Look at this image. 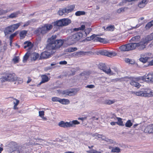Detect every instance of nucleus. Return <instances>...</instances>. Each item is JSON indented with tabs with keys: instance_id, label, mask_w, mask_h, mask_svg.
Segmentation results:
<instances>
[{
	"instance_id": "nucleus-1",
	"label": "nucleus",
	"mask_w": 153,
	"mask_h": 153,
	"mask_svg": "<svg viewBox=\"0 0 153 153\" xmlns=\"http://www.w3.org/2000/svg\"><path fill=\"white\" fill-rule=\"evenodd\" d=\"M56 35H53L49 38L48 42V43L46 46L47 50L43 52L41 54V58L43 59L49 58L55 52L57 49L60 48L63 44V41L61 39L56 40Z\"/></svg>"
},
{
	"instance_id": "nucleus-2",
	"label": "nucleus",
	"mask_w": 153,
	"mask_h": 153,
	"mask_svg": "<svg viewBox=\"0 0 153 153\" xmlns=\"http://www.w3.org/2000/svg\"><path fill=\"white\" fill-rule=\"evenodd\" d=\"M153 40V33L142 39L139 43H136L137 48L139 50H142L150 41Z\"/></svg>"
},
{
	"instance_id": "nucleus-3",
	"label": "nucleus",
	"mask_w": 153,
	"mask_h": 153,
	"mask_svg": "<svg viewBox=\"0 0 153 153\" xmlns=\"http://www.w3.org/2000/svg\"><path fill=\"white\" fill-rule=\"evenodd\" d=\"M4 74V76H2L0 78L1 83L6 81L14 82L16 81L18 79V77L14 73H5Z\"/></svg>"
},
{
	"instance_id": "nucleus-4",
	"label": "nucleus",
	"mask_w": 153,
	"mask_h": 153,
	"mask_svg": "<svg viewBox=\"0 0 153 153\" xmlns=\"http://www.w3.org/2000/svg\"><path fill=\"white\" fill-rule=\"evenodd\" d=\"M83 37L82 33L77 32L69 36L68 38V44L69 45L74 44L82 40Z\"/></svg>"
},
{
	"instance_id": "nucleus-5",
	"label": "nucleus",
	"mask_w": 153,
	"mask_h": 153,
	"mask_svg": "<svg viewBox=\"0 0 153 153\" xmlns=\"http://www.w3.org/2000/svg\"><path fill=\"white\" fill-rule=\"evenodd\" d=\"M133 94L139 96L151 97L153 96V91L150 89L145 88L142 89L138 91H134Z\"/></svg>"
},
{
	"instance_id": "nucleus-6",
	"label": "nucleus",
	"mask_w": 153,
	"mask_h": 153,
	"mask_svg": "<svg viewBox=\"0 0 153 153\" xmlns=\"http://www.w3.org/2000/svg\"><path fill=\"white\" fill-rule=\"evenodd\" d=\"M53 25L51 24H46L41 27H39L34 31V33L39 35L40 34H45L51 30L53 28Z\"/></svg>"
},
{
	"instance_id": "nucleus-7",
	"label": "nucleus",
	"mask_w": 153,
	"mask_h": 153,
	"mask_svg": "<svg viewBox=\"0 0 153 153\" xmlns=\"http://www.w3.org/2000/svg\"><path fill=\"white\" fill-rule=\"evenodd\" d=\"M122 80L128 82L130 81V84L132 86L139 88H140L141 85L139 83L137 82L141 80L140 77H132L126 76L122 78Z\"/></svg>"
},
{
	"instance_id": "nucleus-8",
	"label": "nucleus",
	"mask_w": 153,
	"mask_h": 153,
	"mask_svg": "<svg viewBox=\"0 0 153 153\" xmlns=\"http://www.w3.org/2000/svg\"><path fill=\"white\" fill-rule=\"evenodd\" d=\"M80 124L79 122L76 120H73L68 122H65L62 121L59 122L58 123V125L61 127L66 128L73 127H75V125H78Z\"/></svg>"
},
{
	"instance_id": "nucleus-9",
	"label": "nucleus",
	"mask_w": 153,
	"mask_h": 153,
	"mask_svg": "<svg viewBox=\"0 0 153 153\" xmlns=\"http://www.w3.org/2000/svg\"><path fill=\"white\" fill-rule=\"evenodd\" d=\"M75 8V5H72L68 6L66 7L60 9L58 13L60 16H62L64 14L67 15L69 13L72 12Z\"/></svg>"
},
{
	"instance_id": "nucleus-10",
	"label": "nucleus",
	"mask_w": 153,
	"mask_h": 153,
	"mask_svg": "<svg viewBox=\"0 0 153 153\" xmlns=\"http://www.w3.org/2000/svg\"><path fill=\"white\" fill-rule=\"evenodd\" d=\"M20 23L13 24L6 27L4 30L5 35H7L13 32L14 30L17 29L20 25Z\"/></svg>"
},
{
	"instance_id": "nucleus-11",
	"label": "nucleus",
	"mask_w": 153,
	"mask_h": 153,
	"mask_svg": "<svg viewBox=\"0 0 153 153\" xmlns=\"http://www.w3.org/2000/svg\"><path fill=\"white\" fill-rule=\"evenodd\" d=\"M71 22V20L64 18L59 20L56 21L54 22V26L62 27L67 26Z\"/></svg>"
},
{
	"instance_id": "nucleus-12",
	"label": "nucleus",
	"mask_w": 153,
	"mask_h": 153,
	"mask_svg": "<svg viewBox=\"0 0 153 153\" xmlns=\"http://www.w3.org/2000/svg\"><path fill=\"white\" fill-rule=\"evenodd\" d=\"M98 55H101L112 57L117 55V53L115 52H109L106 50L100 51L98 52Z\"/></svg>"
},
{
	"instance_id": "nucleus-13",
	"label": "nucleus",
	"mask_w": 153,
	"mask_h": 153,
	"mask_svg": "<svg viewBox=\"0 0 153 153\" xmlns=\"http://www.w3.org/2000/svg\"><path fill=\"white\" fill-rule=\"evenodd\" d=\"M99 68L101 70L107 74H109L111 73V70L110 67H107L105 64L102 63H100L98 65Z\"/></svg>"
},
{
	"instance_id": "nucleus-14",
	"label": "nucleus",
	"mask_w": 153,
	"mask_h": 153,
	"mask_svg": "<svg viewBox=\"0 0 153 153\" xmlns=\"http://www.w3.org/2000/svg\"><path fill=\"white\" fill-rule=\"evenodd\" d=\"M141 79L146 82H153V73H149L146 76L145 75L140 77Z\"/></svg>"
},
{
	"instance_id": "nucleus-15",
	"label": "nucleus",
	"mask_w": 153,
	"mask_h": 153,
	"mask_svg": "<svg viewBox=\"0 0 153 153\" xmlns=\"http://www.w3.org/2000/svg\"><path fill=\"white\" fill-rule=\"evenodd\" d=\"M10 150L12 152L15 151L18 147V144L14 141L11 142L9 144Z\"/></svg>"
},
{
	"instance_id": "nucleus-16",
	"label": "nucleus",
	"mask_w": 153,
	"mask_h": 153,
	"mask_svg": "<svg viewBox=\"0 0 153 153\" xmlns=\"http://www.w3.org/2000/svg\"><path fill=\"white\" fill-rule=\"evenodd\" d=\"M62 94L63 95L71 96L75 94V91L73 89H72L71 90H66L63 91L62 92Z\"/></svg>"
},
{
	"instance_id": "nucleus-17",
	"label": "nucleus",
	"mask_w": 153,
	"mask_h": 153,
	"mask_svg": "<svg viewBox=\"0 0 153 153\" xmlns=\"http://www.w3.org/2000/svg\"><path fill=\"white\" fill-rule=\"evenodd\" d=\"M90 53L89 51L84 52L82 51H79L75 52L73 53V56L75 57H79L81 56L85 55Z\"/></svg>"
},
{
	"instance_id": "nucleus-18",
	"label": "nucleus",
	"mask_w": 153,
	"mask_h": 153,
	"mask_svg": "<svg viewBox=\"0 0 153 153\" xmlns=\"http://www.w3.org/2000/svg\"><path fill=\"white\" fill-rule=\"evenodd\" d=\"M144 132L149 134L153 133V124H151L147 126L145 128Z\"/></svg>"
},
{
	"instance_id": "nucleus-19",
	"label": "nucleus",
	"mask_w": 153,
	"mask_h": 153,
	"mask_svg": "<svg viewBox=\"0 0 153 153\" xmlns=\"http://www.w3.org/2000/svg\"><path fill=\"white\" fill-rule=\"evenodd\" d=\"M136 43H130L127 44L128 51L132 50L137 48Z\"/></svg>"
},
{
	"instance_id": "nucleus-20",
	"label": "nucleus",
	"mask_w": 153,
	"mask_h": 153,
	"mask_svg": "<svg viewBox=\"0 0 153 153\" xmlns=\"http://www.w3.org/2000/svg\"><path fill=\"white\" fill-rule=\"evenodd\" d=\"M148 1V0H142L139 3L138 6L140 8H143L145 6Z\"/></svg>"
},
{
	"instance_id": "nucleus-21",
	"label": "nucleus",
	"mask_w": 153,
	"mask_h": 153,
	"mask_svg": "<svg viewBox=\"0 0 153 153\" xmlns=\"http://www.w3.org/2000/svg\"><path fill=\"white\" fill-rule=\"evenodd\" d=\"M27 33V30H23L21 31L19 33L20 39H23L25 38Z\"/></svg>"
},
{
	"instance_id": "nucleus-22",
	"label": "nucleus",
	"mask_w": 153,
	"mask_h": 153,
	"mask_svg": "<svg viewBox=\"0 0 153 153\" xmlns=\"http://www.w3.org/2000/svg\"><path fill=\"white\" fill-rule=\"evenodd\" d=\"M116 101L115 100H106L103 102V104L105 105H110L114 104Z\"/></svg>"
},
{
	"instance_id": "nucleus-23",
	"label": "nucleus",
	"mask_w": 153,
	"mask_h": 153,
	"mask_svg": "<svg viewBox=\"0 0 153 153\" xmlns=\"http://www.w3.org/2000/svg\"><path fill=\"white\" fill-rule=\"evenodd\" d=\"M42 81L40 83V84L45 83L49 80L48 77L45 75H43L42 76Z\"/></svg>"
},
{
	"instance_id": "nucleus-24",
	"label": "nucleus",
	"mask_w": 153,
	"mask_h": 153,
	"mask_svg": "<svg viewBox=\"0 0 153 153\" xmlns=\"http://www.w3.org/2000/svg\"><path fill=\"white\" fill-rule=\"evenodd\" d=\"M119 49L121 51H128L127 44L121 45L119 47Z\"/></svg>"
},
{
	"instance_id": "nucleus-25",
	"label": "nucleus",
	"mask_w": 153,
	"mask_h": 153,
	"mask_svg": "<svg viewBox=\"0 0 153 153\" xmlns=\"http://www.w3.org/2000/svg\"><path fill=\"white\" fill-rule=\"evenodd\" d=\"M24 45H25L24 46V49H26L27 48L29 47H32L33 46L31 42L30 41H25L24 42Z\"/></svg>"
},
{
	"instance_id": "nucleus-26",
	"label": "nucleus",
	"mask_w": 153,
	"mask_h": 153,
	"mask_svg": "<svg viewBox=\"0 0 153 153\" xmlns=\"http://www.w3.org/2000/svg\"><path fill=\"white\" fill-rule=\"evenodd\" d=\"M18 13L17 12H14L11 13L9 15L7 16V19H12L15 18L17 17Z\"/></svg>"
},
{
	"instance_id": "nucleus-27",
	"label": "nucleus",
	"mask_w": 153,
	"mask_h": 153,
	"mask_svg": "<svg viewBox=\"0 0 153 153\" xmlns=\"http://www.w3.org/2000/svg\"><path fill=\"white\" fill-rule=\"evenodd\" d=\"M116 118L117 120V121L116 122V123L118 125L120 126H124V125L123 124V122L121 118L116 117Z\"/></svg>"
},
{
	"instance_id": "nucleus-28",
	"label": "nucleus",
	"mask_w": 153,
	"mask_h": 153,
	"mask_svg": "<svg viewBox=\"0 0 153 153\" xmlns=\"http://www.w3.org/2000/svg\"><path fill=\"white\" fill-rule=\"evenodd\" d=\"M60 103L64 105H67L69 104V100L67 99H61Z\"/></svg>"
},
{
	"instance_id": "nucleus-29",
	"label": "nucleus",
	"mask_w": 153,
	"mask_h": 153,
	"mask_svg": "<svg viewBox=\"0 0 153 153\" xmlns=\"http://www.w3.org/2000/svg\"><path fill=\"white\" fill-rule=\"evenodd\" d=\"M120 152V149L118 147H112L111 152L112 153H119Z\"/></svg>"
},
{
	"instance_id": "nucleus-30",
	"label": "nucleus",
	"mask_w": 153,
	"mask_h": 153,
	"mask_svg": "<svg viewBox=\"0 0 153 153\" xmlns=\"http://www.w3.org/2000/svg\"><path fill=\"white\" fill-rule=\"evenodd\" d=\"M115 29V27L114 25H109L106 28V30L108 31H113Z\"/></svg>"
},
{
	"instance_id": "nucleus-31",
	"label": "nucleus",
	"mask_w": 153,
	"mask_h": 153,
	"mask_svg": "<svg viewBox=\"0 0 153 153\" xmlns=\"http://www.w3.org/2000/svg\"><path fill=\"white\" fill-rule=\"evenodd\" d=\"M150 58V57H141L140 58L139 60L140 62L145 63L147 62L148 60Z\"/></svg>"
},
{
	"instance_id": "nucleus-32",
	"label": "nucleus",
	"mask_w": 153,
	"mask_h": 153,
	"mask_svg": "<svg viewBox=\"0 0 153 153\" xmlns=\"http://www.w3.org/2000/svg\"><path fill=\"white\" fill-rule=\"evenodd\" d=\"M152 26H153V20L147 24L145 26V28L146 29H149Z\"/></svg>"
},
{
	"instance_id": "nucleus-33",
	"label": "nucleus",
	"mask_w": 153,
	"mask_h": 153,
	"mask_svg": "<svg viewBox=\"0 0 153 153\" xmlns=\"http://www.w3.org/2000/svg\"><path fill=\"white\" fill-rule=\"evenodd\" d=\"M32 55V59L34 61H35L37 59L39 56V54L36 53H33Z\"/></svg>"
},
{
	"instance_id": "nucleus-34",
	"label": "nucleus",
	"mask_w": 153,
	"mask_h": 153,
	"mask_svg": "<svg viewBox=\"0 0 153 153\" xmlns=\"http://www.w3.org/2000/svg\"><path fill=\"white\" fill-rule=\"evenodd\" d=\"M29 53H28V52L27 53L23 56V62H26L29 58Z\"/></svg>"
},
{
	"instance_id": "nucleus-35",
	"label": "nucleus",
	"mask_w": 153,
	"mask_h": 153,
	"mask_svg": "<svg viewBox=\"0 0 153 153\" xmlns=\"http://www.w3.org/2000/svg\"><path fill=\"white\" fill-rule=\"evenodd\" d=\"M85 28V25H82L80 27L78 28H75L74 29V31H77L79 30H84Z\"/></svg>"
},
{
	"instance_id": "nucleus-36",
	"label": "nucleus",
	"mask_w": 153,
	"mask_h": 153,
	"mask_svg": "<svg viewBox=\"0 0 153 153\" xmlns=\"http://www.w3.org/2000/svg\"><path fill=\"white\" fill-rule=\"evenodd\" d=\"M96 38V35L95 34H93L91 36H89V37H87L85 39V40H86L87 41H90L91 40H92L95 38Z\"/></svg>"
},
{
	"instance_id": "nucleus-37",
	"label": "nucleus",
	"mask_w": 153,
	"mask_h": 153,
	"mask_svg": "<svg viewBox=\"0 0 153 153\" xmlns=\"http://www.w3.org/2000/svg\"><path fill=\"white\" fill-rule=\"evenodd\" d=\"M19 33L18 31H16L14 33L11 34L9 37V39L13 40V38Z\"/></svg>"
},
{
	"instance_id": "nucleus-38",
	"label": "nucleus",
	"mask_w": 153,
	"mask_h": 153,
	"mask_svg": "<svg viewBox=\"0 0 153 153\" xmlns=\"http://www.w3.org/2000/svg\"><path fill=\"white\" fill-rule=\"evenodd\" d=\"M95 40H96L97 41L104 43H105V39L97 37L95 38Z\"/></svg>"
},
{
	"instance_id": "nucleus-39",
	"label": "nucleus",
	"mask_w": 153,
	"mask_h": 153,
	"mask_svg": "<svg viewBox=\"0 0 153 153\" xmlns=\"http://www.w3.org/2000/svg\"><path fill=\"white\" fill-rule=\"evenodd\" d=\"M95 40H96L97 41L104 43H105V39L97 37L95 38Z\"/></svg>"
},
{
	"instance_id": "nucleus-40",
	"label": "nucleus",
	"mask_w": 153,
	"mask_h": 153,
	"mask_svg": "<svg viewBox=\"0 0 153 153\" xmlns=\"http://www.w3.org/2000/svg\"><path fill=\"white\" fill-rule=\"evenodd\" d=\"M140 38V37L139 36H136L133 37L131 39V40L133 41L137 42L138 41Z\"/></svg>"
},
{
	"instance_id": "nucleus-41",
	"label": "nucleus",
	"mask_w": 153,
	"mask_h": 153,
	"mask_svg": "<svg viewBox=\"0 0 153 153\" xmlns=\"http://www.w3.org/2000/svg\"><path fill=\"white\" fill-rule=\"evenodd\" d=\"M85 12L83 11H77L75 13V15L77 16L84 15L85 14Z\"/></svg>"
},
{
	"instance_id": "nucleus-42",
	"label": "nucleus",
	"mask_w": 153,
	"mask_h": 153,
	"mask_svg": "<svg viewBox=\"0 0 153 153\" xmlns=\"http://www.w3.org/2000/svg\"><path fill=\"white\" fill-rule=\"evenodd\" d=\"M132 123L131 122L130 120H128L125 124V126L126 127H130L132 126Z\"/></svg>"
},
{
	"instance_id": "nucleus-43",
	"label": "nucleus",
	"mask_w": 153,
	"mask_h": 153,
	"mask_svg": "<svg viewBox=\"0 0 153 153\" xmlns=\"http://www.w3.org/2000/svg\"><path fill=\"white\" fill-rule=\"evenodd\" d=\"M77 50V48L76 47H70L67 49L68 51L70 52H73Z\"/></svg>"
},
{
	"instance_id": "nucleus-44",
	"label": "nucleus",
	"mask_w": 153,
	"mask_h": 153,
	"mask_svg": "<svg viewBox=\"0 0 153 153\" xmlns=\"http://www.w3.org/2000/svg\"><path fill=\"white\" fill-rule=\"evenodd\" d=\"M19 56H15L13 59V61L15 64L18 63L19 62Z\"/></svg>"
},
{
	"instance_id": "nucleus-45",
	"label": "nucleus",
	"mask_w": 153,
	"mask_h": 153,
	"mask_svg": "<svg viewBox=\"0 0 153 153\" xmlns=\"http://www.w3.org/2000/svg\"><path fill=\"white\" fill-rule=\"evenodd\" d=\"M86 152L88 153H101L100 152L97 151V150L93 149L87 151Z\"/></svg>"
},
{
	"instance_id": "nucleus-46",
	"label": "nucleus",
	"mask_w": 153,
	"mask_h": 153,
	"mask_svg": "<svg viewBox=\"0 0 153 153\" xmlns=\"http://www.w3.org/2000/svg\"><path fill=\"white\" fill-rule=\"evenodd\" d=\"M8 10H4L2 9H1L0 10V15L5 14L8 13Z\"/></svg>"
},
{
	"instance_id": "nucleus-47",
	"label": "nucleus",
	"mask_w": 153,
	"mask_h": 153,
	"mask_svg": "<svg viewBox=\"0 0 153 153\" xmlns=\"http://www.w3.org/2000/svg\"><path fill=\"white\" fill-rule=\"evenodd\" d=\"M61 99L57 97H54L52 98V100L53 102H59L60 103Z\"/></svg>"
},
{
	"instance_id": "nucleus-48",
	"label": "nucleus",
	"mask_w": 153,
	"mask_h": 153,
	"mask_svg": "<svg viewBox=\"0 0 153 153\" xmlns=\"http://www.w3.org/2000/svg\"><path fill=\"white\" fill-rule=\"evenodd\" d=\"M92 29L91 28H88L85 30V32L86 35L87 36L91 31Z\"/></svg>"
},
{
	"instance_id": "nucleus-49",
	"label": "nucleus",
	"mask_w": 153,
	"mask_h": 153,
	"mask_svg": "<svg viewBox=\"0 0 153 153\" xmlns=\"http://www.w3.org/2000/svg\"><path fill=\"white\" fill-rule=\"evenodd\" d=\"M125 7H121L118 9L117 12L118 13H120L121 12H124L125 11Z\"/></svg>"
},
{
	"instance_id": "nucleus-50",
	"label": "nucleus",
	"mask_w": 153,
	"mask_h": 153,
	"mask_svg": "<svg viewBox=\"0 0 153 153\" xmlns=\"http://www.w3.org/2000/svg\"><path fill=\"white\" fill-rule=\"evenodd\" d=\"M13 100H15L13 102L14 105H18L19 102V100L15 98H14Z\"/></svg>"
},
{
	"instance_id": "nucleus-51",
	"label": "nucleus",
	"mask_w": 153,
	"mask_h": 153,
	"mask_svg": "<svg viewBox=\"0 0 153 153\" xmlns=\"http://www.w3.org/2000/svg\"><path fill=\"white\" fill-rule=\"evenodd\" d=\"M86 87L89 88H93L95 87V86L93 85H87Z\"/></svg>"
},
{
	"instance_id": "nucleus-52",
	"label": "nucleus",
	"mask_w": 153,
	"mask_h": 153,
	"mask_svg": "<svg viewBox=\"0 0 153 153\" xmlns=\"http://www.w3.org/2000/svg\"><path fill=\"white\" fill-rule=\"evenodd\" d=\"M44 115V112L43 111H39V115L40 117H42Z\"/></svg>"
},
{
	"instance_id": "nucleus-53",
	"label": "nucleus",
	"mask_w": 153,
	"mask_h": 153,
	"mask_svg": "<svg viewBox=\"0 0 153 153\" xmlns=\"http://www.w3.org/2000/svg\"><path fill=\"white\" fill-rule=\"evenodd\" d=\"M67 63V61H61L59 62V64L60 65H66Z\"/></svg>"
},
{
	"instance_id": "nucleus-54",
	"label": "nucleus",
	"mask_w": 153,
	"mask_h": 153,
	"mask_svg": "<svg viewBox=\"0 0 153 153\" xmlns=\"http://www.w3.org/2000/svg\"><path fill=\"white\" fill-rule=\"evenodd\" d=\"M17 81H18V83L21 84L23 82V79L20 78H18V79Z\"/></svg>"
},
{
	"instance_id": "nucleus-55",
	"label": "nucleus",
	"mask_w": 153,
	"mask_h": 153,
	"mask_svg": "<svg viewBox=\"0 0 153 153\" xmlns=\"http://www.w3.org/2000/svg\"><path fill=\"white\" fill-rule=\"evenodd\" d=\"M148 47L150 48H153V41L148 45Z\"/></svg>"
},
{
	"instance_id": "nucleus-56",
	"label": "nucleus",
	"mask_w": 153,
	"mask_h": 153,
	"mask_svg": "<svg viewBox=\"0 0 153 153\" xmlns=\"http://www.w3.org/2000/svg\"><path fill=\"white\" fill-rule=\"evenodd\" d=\"M148 66L153 65V59L149 62L148 64Z\"/></svg>"
},
{
	"instance_id": "nucleus-57",
	"label": "nucleus",
	"mask_w": 153,
	"mask_h": 153,
	"mask_svg": "<svg viewBox=\"0 0 153 153\" xmlns=\"http://www.w3.org/2000/svg\"><path fill=\"white\" fill-rule=\"evenodd\" d=\"M131 59L128 58H126L125 59V61L126 62L128 63H129L130 61H131Z\"/></svg>"
},
{
	"instance_id": "nucleus-58",
	"label": "nucleus",
	"mask_w": 153,
	"mask_h": 153,
	"mask_svg": "<svg viewBox=\"0 0 153 153\" xmlns=\"http://www.w3.org/2000/svg\"><path fill=\"white\" fill-rule=\"evenodd\" d=\"M116 124H117L116 122H112L110 123V124L112 126L115 125Z\"/></svg>"
},
{
	"instance_id": "nucleus-59",
	"label": "nucleus",
	"mask_w": 153,
	"mask_h": 153,
	"mask_svg": "<svg viewBox=\"0 0 153 153\" xmlns=\"http://www.w3.org/2000/svg\"><path fill=\"white\" fill-rule=\"evenodd\" d=\"M31 80H32L31 79V78L30 77H28V80L27 81V83H29L31 81Z\"/></svg>"
},
{
	"instance_id": "nucleus-60",
	"label": "nucleus",
	"mask_w": 153,
	"mask_h": 153,
	"mask_svg": "<svg viewBox=\"0 0 153 153\" xmlns=\"http://www.w3.org/2000/svg\"><path fill=\"white\" fill-rule=\"evenodd\" d=\"M19 153H23L24 151L22 149H20L18 150Z\"/></svg>"
},
{
	"instance_id": "nucleus-61",
	"label": "nucleus",
	"mask_w": 153,
	"mask_h": 153,
	"mask_svg": "<svg viewBox=\"0 0 153 153\" xmlns=\"http://www.w3.org/2000/svg\"><path fill=\"white\" fill-rule=\"evenodd\" d=\"M17 105H14L13 106V109L15 110L18 109V107H17Z\"/></svg>"
},
{
	"instance_id": "nucleus-62",
	"label": "nucleus",
	"mask_w": 153,
	"mask_h": 153,
	"mask_svg": "<svg viewBox=\"0 0 153 153\" xmlns=\"http://www.w3.org/2000/svg\"><path fill=\"white\" fill-rule=\"evenodd\" d=\"M29 24V22H27L23 26L24 27L27 26Z\"/></svg>"
},
{
	"instance_id": "nucleus-63",
	"label": "nucleus",
	"mask_w": 153,
	"mask_h": 153,
	"mask_svg": "<svg viewBox=\"0 0 153 153\" xmlns=\"http://www.w3.org/2000/svg\"><path fill=\"white\" fill-rule=\"evenodd\" d=\"M134 63V62L131 59V61H130L129 63L131 64H133Z\"/></svg>"
},
{
	"instance_id": "nucleus-64",
	"label": "nucleus",
	"mask_w": 153,
	"mask_h": 153,
	"mask_svg": "<svg viewBox=\"0 0 153 153\" xmlns=\"http://www.w3.org/2000/svg\"><path fill=\"white\" fill-rule=\"evenodd\" d=\"M64 153H74V152H71V151H68V152H65Z\"/></svg>"
}]
</instances>
